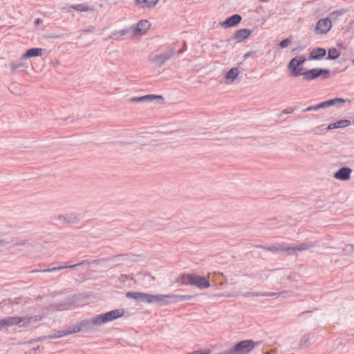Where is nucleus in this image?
<instances>
[{
  "label": "nucleus",
  "instance_id": "f257e3e1",
  "mask_svg": "<svg viewBox=\"0 0 354 354\" xmlns=\"http://www.w3.org/2000/svg\"><path fill=\"white\" fill-rule=\"evenodd\" d=\"M252 339H245L236 343L232 348L225 350L216 354H248L258 345Z\"/></svg>",
  "mask_w": 354,
  "mask_h": 354
},
{
  "label": "nucleus",
  "instance_id": "f03ea898",
  "mask_svg": "<svg viewBox=\"0 0 354 354\" xmlns=\"http://www.w3.org/2000/svg\"><path fill=\"white\" fill-rule=\"evenodd\" d=\"M124 314V310L123 309H115L93 317L91 319V323L93 326H101L122 317Z\"/></svg>",
  "mask_w": 354,
  "mask_h": 354
},
{
  "label": "nucleus",
  "instance_id": "7ed1b4c3",
  "mask_svg": "<svg viewBox=\"0 0 354 354\" xmlns=\"http://www.w3.org/2000/svg\"><path fill=\"white\" fill-rule=\"evenodd\" d=\"M180 282L185 285L195 286L201 289L207 288L210 286V283L205 277L193 274L184 275Z\"/></svg>",
  "mask_w": 354,
  "mask_h": 354
},
{
  "label": "nucleus",
  "instance_id": "20e7f679",
  "mask_svg": "<svg viewBox=\"0 0 354 354\" xmlns=\"http://www.w3.org/2000/svg\"><path fill=\"white\" fill-rule=\"evenodd\" d=\"M330 71L326 68H313L307 71H302L301 75H303L304 80L306 81H312L316 78L321 77L325 80L329 77Z\"/></svg>",
  "mask_w": 354,
  "mask_h": 354
},
{
  "label": "nucleus",
  "instance_id": "39448f33",
  "mask_svg": "<svg viewBox=\"0 0 354 354\" xmlns=\"http://www.w3.org/2000/svg\"><path fill=\"white\" fill-rule=\"evenodd\" d=\"M306 58L301 55L292 58L287 65V68L291 71L292 75L298 77L301 75L304 68L300 67L306 62Z\"/></svg>",
  "mask_w": 354,
  "mask_h": 354
},
{
  "label": "nucleus",
  "instance_id": "423d86ee",
  "mask_svg": "<svg viewBox=\"0 0 354 354\" xmlns=\"http://www.w3.org/2000/svg\"><path fill=\"white\" fill-rule=\"evenodd\" d=\"M90 324H91V319L90 320H84L79 325L73 326L72 328H71L68 330H60V331L56 332L55 335L53 336L52 337H62L66 336L69 334L79 333L83 328H86Z\"/></svg>",
  "mask_w": 354,
  "mask_h": 354
},
{
  "label": "nucleus",
  "instance_id": "0eeeda50",
  "mask_svg": "<svg viewBox=\"0 0 354 354\" xmlns=\"http://www.w3.org/2000/svg\"><path fill=\"white\" fill-rule=\"evenodd\" d=\"M30 321V318L27 317H8L2 319L5 327L12 326H24L26 324H28Z\"/></svg>",
  "mask_w": 354,
  "mask_h": 354
},
{
  "label": "nucleus",
  "instance_id": "6e6552de",
  "mask_svg": "<svg viewBox=\"0 0 354 354\" xmlns=\"http://www.w3.org/2000/svg\"><path fill=\"white\" fill-rule=\"evenodd\" d=\"M174 48H171L165 52L156 55L151 59V62L158 67L162 66L167 61L170 59L171 57L174 55Z\"/></svg>",
  "mask_w": 354,
  "mask_h": 354
},
{
  "label": "nucleus",
  "instance_id": "1a4fd4ad",
  "mask_svg": "<svg viewBox=\"0 0 354 354\" xmlns=\"http://www.w3.org/2000/svg\"><path fill=\"white\" fill-rule=\"evenodd\" d=\"M174 295H150L149 299L151 300L149 304L156 302L160 305H167L174 302Z\"/></svg>",
  "mask_w": 354,
  "mask_h": 354
},
{
  "label": "nucleus",
  "instance_id": "9d476101",
  "mask_svg": "<svg viewBox=\"0 0 354 354\" xmlns=\"http://www.w3.org/2000/svg\"><path fill=\"white\" fill-rule=\"evenodd\" d=\"M332 24L328 18H322L318 20L315 27V32L317 35L327 33L331 28Z\"/></svg>",
  "mask_w": 354,
  "mask_h": 354
},
{
  "label": "nucleus",
  "instance_id": "9b49d317",
  "mask_svg": "<svg viewBox=\"0 0 354 354\" xmlns=\"http://www.w3.org/2000/svg\"><path fill=\"white\" fill-rule=\"evenodd\" d=\"M350 102L351 100L348 99H344V98H339L336 97L333 98L325 102H320L317 104L318 110L321 109H325L331 106H335L337 107H340L345 102Z\"/></svg>",
  "mask_w": 354,
  "mask_h": 354
},
{
  "label": "nucleus",
  "instance_id": "f8f14e48",
  "mask_svg": "<svg viewBox=\"0 0 354 354\" xmlns=\"http://www.w3.org/2000/svg\"><path fill=\"white\" fill-rule=\"evenodd\" d=\"M150 294L140 292H128L126 297L129 299H133L138 301L148 303L151 300L149 299Z\"/></svg>",
  "mask_w": 354,
  "mask_h": 354
},
{
  "label": "nucleus",
  "instance_id": "ddd939ff",
  "mask_svg": "<svg viewBox=\"0 0 354 354\" xmlns=\"http://www.w3.org/2000/svg\"><path fill=\"white\" fill-rule=\"evenodd\" d=\"M150 27V24L147 20H140L136 26H131L132 35L138 32H145Z\"/></svg>",
  "mask_w": 354,
  "mask_h": 354
},
{
  "label": "nucleus",
  "instance_id": "4468645a",
  "mask_svg": "<svg viewBox=\"0 0 354 354\" xmlns=\"http://www.w3.org/2000/svg\"><path fill=\"white\" fill-rule=\"evenodd\" d=\"M352 172L351 169L348 167H342L334 174V177L336 179L341 180H347L351 178V174Z\"/></svg>",
  "mask_w": 354,
  "mask_h": 354
},
{
  "label": "nucleus",
  "instance_id": "2eb2a0df",
  "mask_svg": "<svg viewBox=\"0 0 354 354\" xmlns=\"http://www.w3.org/2000/svg\"><path fill=\"white\" fill-rule=\"evenodd\" d=\"M242 19L240 15L235 14L223 21L221 24L225 28L234 27L239 24Z\"/></svg>",
  "mask_w": 354,
  "mask_h": 354
},
{
  "label": "nucleus",
  "instance_id": "dca6fc26",
  "mask_svg": "<svg viewBox=\"0 0 354 354\" xmlns=\"http://www.w3.org/2000/svg\"><path fill=\"white\" fill-rule=\"evenodd\" d=\"M315 243L312 241H306L296 246H288V252L295 251H305L313 248Z\"/></svg>",
  "mask_w": 354,
  "mask_h": 354
},
{
  "label": "nucleus",
  "instance_id": "f3484780",
  "mask_svg": "<svg viewBox=\"0 0 354 354\" xmlns=\"http://www.w3.org/2000/svg\"><path fill=\"white\" fill-rule=\"evenodd\" d=\"M252 33V31L247 28L240 29L235 32L233 39L237 42H241L244 39L248 38Z\"/></svg>",
  "mask_w": 354,
  "mask_h": 354
},
{
  "label": "nucleus",
  "instance_id": "a211bd4d",
  "mask_svg": "<svg viewBox=\"0 0 354 354\" xmlns=\"http://www.w3.org/2000/svg\"><path fill=\"white\" fill-rule=\"evenodd\" d=\"M326 54V50L322 48H315L312 50L309 55V59L311 60H321Z\"/></svg>",
  "mask_w": 354,
  "mask_h": 354
},
{
  "label": "nucleus",
  "instance_id": "6ab92c4d",
  "mask_svg": "<svg viewBox=\"0 0 354 354\" xmlns=\"http://www.w3.org/2000/svg\"><path fill=\"white\" fill-rule=\"evenodd\" d=\"M90 263L88 261H82L78 263H75V264H73V265H69V266H57V267H53V268H48V269H46V270H44L42 272H56V271H59V270H63V269H65V268H75L78 266H82V265H84V264H89Z\"/></svg>",
  "mask_w": 354,
  "mask_h": 354
},
{
  "label": "nucleus",
  "instance_id": "aec40b11",
  "mask_svg": "<svg viewBox=\"0 0 354 354\" xmlns=\"http://www.w3.org/2000/svg\"><path fill=\"white\" fill-rule=\"evenodd\" d=\"M155 99L162 100V97L161 95H147L142 97H133L130 98L129 101L132 102H151Z\"/></svg>",
  "mask_w": 354,
  "mask_h": 354
},
{
  "label": "nucleus",
  "instance_id": "412c9836",
  "mask_svg": "<svg viewBox=\"0 0 354 354\" xmlns=\"http://www.w3.org/2000/svg\"><path fill=\"white\" fill-rule=\"evenodd\" d=\"M350 124H351V122L349 120L345 119V120H340L335 122L331 123L328 125V127L326 128V130H333L335 129L339 128H344L348 127Z\"/></svg>",
  "mask_w": 354,
  "mask_h": 354
},
{
  "label": "nucleus",
  "instance_id": "4be33fe9",
  "mask_svg": "<svg viewBox=\"0 0 354 354\" xmlns=\"http://www.w3.org/2000/svg\"><path fill=\"white\" fill-rule=\"evenodd\" d=\"M44 49L41 48H32L28 49L25 53H24L21 56L22 59H26L32 57H39L42 55Z\"/></svg>",
  "mask_w": 354,
  "mask_h": 354
},
{
  "label": "nucleus",
  "instance_id": "5701e85b",
  "mask_svg": "<svg viewBox=\"0 0 354 354\" xmlns=\"http://www.w3.org/2000/svg\"><path fill=\"white\" fill-rule=\"evenodd\" d=\"M263 249H265L266 251L272 252H288V246L285 245H281L279 246L272 245L270 247H263Z\"/></svg>",
  "mask_w": 354,
  "mask_h": 354
},
{
  "label": "nucleus",
  "instance_id": "b1692460",
  "mask_svg": "<svg viewBox=\"0 0 354 354\" xmlns=\"http://www.w3.org/2000/svg\"><path fill=\"white\" fill-rule=\"evenodd\" d=\"M137 3L142 8H152L156 6L158 0H136Z\"/></svg>",
  "mask_w": 354,
  "mask_h": 354
},
{
  "label": "nucleus",
  "instance_id": "393cba45",
  "mask_svg": "<svg viewBox=\"0 0 354 354\" xmlns=\"http://www.w3.org/2000/svg\"><path fill=\"white\" fill-rule=\"evenodd\" d=\"M71 8L79 12H93L94 10L93 8L88 7L84 3L73 4Z\"/></svg>",
  "mask_w": 354,
  "mask_h": 354
},
{
  "label": "nucleus",
  "instance_id": "a878e982",
  "mask_svg": "<svg viewBox=\"0 0 354 354\" xmlns=\"http://www.w3.org/2000/svg\"><path fill=\"white\" fill-rule=\"evenodd\" d=\"M239 74V71L237 68H232L228 71L225 75V78L234 81Z\"/></svg>",
  "mask_w": 354,
  "mask_h": 354
},
{
  "label": "nucleus",
  "instance_id": "bb28decb",
  "mask_svg": "<svg viewBox=\"0 0 354 354\" xmlns=\"http://www.w3.org/2000/svg\"><path fill=\"white\" fill-rule=\"evenodd\" d=\"M340 55L339 50L335 48H330L328 51L326 59H336Z\"/></svg>",
  "mask_w": 354,
  "mask_h": 354
},
{
  "label": "nucleus",
  "instance_id": "cd10ccee",
  "mask_svg": "<svg viewBox=\"0 0 354 354\" xmlns=\"http://www.w3.org/2000/svg\"><path fill=\"white\" fill-rule=\"evenodd\" d=\"M71 305L69 300L64 301L62 303H58L55 305V308L57 310H68Z\"/></svg>",
  "mask_w": 354,
  "mask_h": 354
},
{
  "label": "nucleus",
  "instance_id": "c85d7f7f",
  "mask_svg": "<svg viewBox=\"0 0 354 354\" xmlns=\"http://www.w3.org/2000/svg\"><path fill=\"white\" fill-rule=\"evenodd\" d=\"M26 66L22 62H12L10 64V68L12 71H20Z\"/></svg>",
  "mask_w": 354,
  "mask_h": 354
},
{
  "label": "nucleus",
  "instance_id": "c756f323",
  "mask_svg": "<svg viewBox=\"0 0 354 354\" xmlns=\"http://www.w3.org/2000/svg\"><path fill=\"white\" fill-rule=\"evenodd\" d=\"M193 298L192 295H174V302L177 303L183 301L189 300Z\"/></svg>",
  "mask_w": 354,
  "mask_h": 354
},
{
  "label": "nucleus",
  "instance_id": "7c9ffc66",
  "mask_svg": "<svg viewBox=\"0 0 354 354\" xmlns=\"http://www.w3.org/2000/svg\"><path fill=\"white\" fill-rule=\"evenodd\" d=\"M288 293L287 291H282L279 292H262V297H279L281 295H286Z\"/></svg>",
  "mask_w": 354,
  "mask_h": 354
},
{
  "label": "nucleus",
  "instance_id": "2f4dec72",
  "mask_svg": "<svg viewBox=\"0 0 354 354\" xmlns=\"http://www.w3.org/2000/svg\"><path fill=\"white\" fill-rule=\"evenodd\" d=\"M309 337H310V335H304V336H302V337L301 338V341H300V346L301 347H307L309 344H308V340H309Z\"/></svg>",
  "mask_w": 354,
  "mask_h": 354
},
{
  "label": "nucleus",
  "instance_id": "473e14b6",
  "mask_svg": "<svg viewBox=\"0 0 354 354\" xmlns=\"http://www.w3.org/2000/svg\"><path fill=\"white\" fill-rule=\"evenodd\" d=\"M128 259L127 255H118L110 259L113 262H118L121 261H125Z\"/></svg>",
  "mask_w": 354,
  "mask_h": 354
},
{
  "label": "nucleus",
  "instance_id": "72a5a7b5",
  "mask_svg": "<svg viewBox=\"0 0 354 354\" xmlns=\"http://www.w3.org/2000/svg\"><path fill=\"white\" fill-rule=\"evenodd\" d=\"M262 292H247L243 293L242 295L244 297H262L261 295Z\"/></svg>",
  "mask_w": 354,
  "mask_h": 354
},
{
  "label": "nucleus",
  "instance_id": "f704fd0d",
  "mask_svg": "<svg viewBox=\"0 0 354 354\" xmlns=\"http://www.w3.org/2000/svg\"><path fill=\"white\" fill-rule=\"evenodd\" d=\"M292 41V39L290 37H288L283 40H282L280 44H279V46L281 48H286Z\"/></svg>",
  "mask_w": 354,
  "mask_h": 354
},
{
  "label": "nucleus",
  "instance_id": "c9c22d12",
  "mask_svg": "<svg viewBox=\"0 0 354 354\" xmlns=\"http://www.w3.org/2000/svg\"><path fill=\"white\" fill-rule=\"evenodd\" d=\"M55 333L53 334V335H48V336H41V337H38L36 339L31 340L30 342H37V341H42V340H46V339H55V337H53V336H55Z\"/></svg>",
  "mask_w": 354,
  "mask_h": 354
},
{
  "label": "nucleus",
  "instance_id": "e433bc0d",
  "mask_svg": "<svg viewBox=\"0 0 354 354\" xmlns=\"http://www.w3.org/2000/svg\"><path fill=\"white\" fill-rule=\"evenodd\" d=\"M118 31H119V35L122 37V36L126 35L130 32L131 33V27H130L129 28H124V29H122V30H120Z\"/></svg>",
  "mask_w": 354,
  "mask_h": 354
},
{
  "label": "nucleus",
  "instance_id": "4c0bfd02",
  "mask_svg": "<svg viewBox=\"0 0 354 354\" xmlns=\"http://www.w3.org/2000/svg\"><path fill=\"white\" fill-rule=\"evenodd\" d=\"M121 37L120 35H119V31L116 30L113 32L109 36V39H119Z\"/></svg>",
  "mask_w": 354,
  "mask_h": 354
},
{
  "label": "nucleus",
  "instance_id": "58836bf2",
  "mask_svg": "<svg viewBox=\"0 0 354 354\" xmlns=\"http://www.w3.org/2000/svg\"><path fill=\"white\" fill-rule=\"evenodd\" d=\"M318 111L317 104L316 105H313V106H308L306 109H304L305 112H306V111Z\"/></svg>",
  "mask_w": 354,
  "mask_h": 354
},
{
  "label": "nucleus",
  "instance_id": "ea45409f",
  "mask_svg": "<svg viewBox=\"0 0 354 354\" xmlns=\"http://www.w3.org/2000/svg\"><path fill=\"white\" fill-rule=\"evenodd\" d=\"M255 55V52L254 51H249L247 53H245L244 55H243V58L245 59L249 58V57H253L254 55Z\"/></svg>",
  "mask_w": 354,
  "mask_h": 354
},
{
  "label": "nucleus",
  "instance_id": "a19ab883",
  "mask_svg": "<svg viewBox=\"0 0 354 354\" xmlns=\"http://www.w3.org/2000/svg\"><path fill=\"white\" fill-rule=\"evenodd\" d=\"M57 218L59 220H62L64 223H70L71 221L62 215L57 216Z\"/></svg>",
  "mask_w": 354,
  "mask_h": 354
},
{
  "label": "nucleus",
  "instance_id": "79ce46f5",
  "mask_svg": "<svg viewBox=\"0 0 354 354\" xmlns=\"http://www.w3.org/2000/svg\"><path fill=\"white\" fill-rule=\"evenodd\" d=\"M39 349V347L37 346L36 348H33L32 349H30L27 353H26V354H35L37 352V351Z\"/></svg>",
  "mask_w": 354,
  "mask_h": 354
},
{
  "label": "nucleus",
  "instance_id": "37998d69",
  "mask_svg": "<svg viewBox=\"0 0 354 354\" xmlns=\"http://www.w3.org/2000/svg\"><path fill=\"white\" fill-rule=\"evenodd\" d=\"M267 277H268L267 274L265 273H263L259 275V279L261 281H264L267 279Z\"/></svg>",
  "mask_w": 354,
  "mask_h": 354
},
{
  "label": "nucleus",
  "instance_id": "c03bdc74",
  "mask_svg": "<svg viewBox=\"0 0 354 354\" xmlns=\"http://www.w3.org/2000/svg\"><path fill=\"white\" fill-rule=\"evenodd\" d=\"M353 245H347L346 246V250L348 252H350V251L353 250Z\"/></svg>",
  "mask_w": 354,
  "mask_h": 354
},
{
  "label": "nucleus",
  "instance_id": "a18cd8bd",
  "mask_svg": "<svg viewBox=\"0 0 354 354\" xmlns=\"http://www.w3.org/2000/svg\"><path fill=\"white\" fill-rule=\"evenodd\" d=\"M304 49V46H297L295 48L292 50V51H297V50H303Z\"/></svg>",
  "mask_w": 354,
  "mask_h": 354
},
{
  "label": "nucleus",
  "instance_id": "49530a36",
  "mask_svg": "<svg viewBox=\"0 0 354 354\" xmlns=\"http://www.w3.org/2000/svg\"><path fill=\"white\" fill-rule=\"evenodd\" d=\"M42 21H42V19H39V18H38V19H37L35 21V24L36 25H39V24H41V23H42Z\"/></svg>",
  "mask_w": 354,
  "mask_h": 354
},
{
  "label": "nucleus",
  "instance_id": "de8ad7c7",
  "mask_svg": "<svg viewBox=\"0 0 354 354\" xmlns=\"http://www.w3.org/2000/svg\"><path fill=\"white\" fill-rule=\"evenodd\" d=\"M4 326L3 322H2V319H0V330H1Z\"/></svg>",
  "mask_w": 354,
  "mask_h": 354
},
{
  "label": "nucleus",
  "instance_id": "09e8293b",
  "mask_svg": "<svg viewBox=\"0 0 354 354\" xmlns=\"http://www.w3.org/2000/svg\"><path fill=\"white\" fill-rule=\"evenodd\" d=\"M185 47H183V48H182V50H179L178 51V54H181V53H183L185 51Z\"/></svg>",
  "mask_w": 354,
  "mask_h": 354
},
{
  "label": "nucleus",
  "instance_id": "8fccbe9b",
  "mask_svg": "<svg viewBox=\"0 0 354 354\" xmlns=\"http://www.w3.org/2000/svg\"><path fill=\"white\" fill-rule=\"evenodd\" d=\"M185 47H183V48H182V50H179L178 51V54H181V53H183L185 51Z\"/></svg>",
  "mask_w": 354,
  "mask_h": 354
},
{
  "label": "nucleus",
  "instance_id": "3c124183",
  "mask_svg": "<svg viewBox=\"0 0 354 354\" xmlns=\"http://www.w3.org/2000/svg\"><path fill=\"white\" fill-rule=\"evenodd\" d=\"M185 47H183V48H182V50H179L178 51V54H181V53H183L185 51Z\"/></svg>",
  "mask_w": 354,
  "mask_h": 354
},
{
  "label": "nucleus",
  "instance_id": "603ef678",
  "mask_svg": "<svg viewBox=\"0 0 354 354\" xmlns=\"http://www.w3.org/2000/svg\"><path fill=\"white\" fill-rule=\"evenodd\" d=\"M185 47H183V48H182V50H179L178 51V54H181V53H183L185 51Z\"/></svg>",
  "mask_w": 354,
  "mask_h": 354
},
{
  "label": "nucleus",
  "instance_id": "864d4df0",
  "mask_svg": "<svg viewBox=\"0 0 354 354\" xmlns=\"http://www.w3.org/2000/svg\"><path fill=\"white\" fill-rule=\"evenodd\" d=\"M93 30H94V27H93V26H92L91 28H88V29L86 30L85 31H86V32H91V31H93Z\"/></svg>",
  "mask_w": 354,
  "mask_h": 354
},
{
  "label": "nucleus",
  "instance_id": "5fc2aeb1",
  "mask_svg": "<svg viewBox=\"0 0 354 354\" xmlns=\"http://www.w3.org/2000/svg\"><path fill=\"white\" fill-rule=\"evenodd\" d=\"M353 64H354V59L352 60Z\"/></svg>",
  "mask_w": 354,
  "mask_h": 354
},
{
  "label": "nucleus",
  "instance_id": "6e6d98bb",
  "mask_svg": "<svg viewBox=\"0 0 354 354\" xmlns=\"http://www.w3.org/2000/svg\"><path fill=\"white\" fill-rule=\"evenodd\" d=\"M351 123L354 124V120Z\"/></svg>",
  "mask_w": 354,
  "mask_h": 354
}]
</instances>
